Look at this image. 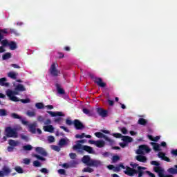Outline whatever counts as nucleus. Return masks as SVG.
I'll list each match as a JSON object with an SVG mask.
<instances>
[{
  "label": "nucleus",
  "mask_w": 177,
  "mask_h": 177,
  "mask_svg": "<svg viewBox=\"0 0 177 177\" xmlns=\"http://www.w3.org/2000/svg\"><path fill=\"white\" fill-rule=\"evenodd\" d=\"M82 162L83 164L87 165V167H95V168H97L102 165V161L91 159V156H84L82 158Z\"/></svg>",
  "instance_id": "1"
},
{
  "label": "nucleus",
  "mask_w": 177,
  "mask_h": 177,
  "mask_svg": "<svg viewBox=\"0 0 177 177\" xmlns=\"http://www.w3.org/2000/svg\"><path fill=\"white\" fill-rule=\"evenodd\" d=\"M6 135L7 138H18L19 135L17 133V129L16 128H12L11 127H8L5 129Z\"/></svg>",
  "instance_id": "2"
},
{
  "label": "nucleus",
  "mask_w": 177,
  "mask_h": 177,
  "mask_svg": "<svg viewBox=\"0 0 177 177\" xmlns=\"http://www.w3.org/2000/svg\"><path fill=\"white\" fill-rule=\"evenodd\" d=\"M6 95L12 102H19V98L15 95H19V91L15 88V91L7 90Z\"/></svg>",
  "instance_id": "3"
},
{
  "label": "nucleus",
  "mask_w": 177,
  "mask_h": 177,
  "mask_svg": "<svg viewBox=\"0 0 177 177\" xmlns=\"http://www.w3.org/2000/svg\"><path fill=\"white\" fill-rule=\"evenodd\" d=\"M1 45L2 46H9L10 50H15V49H17V44L16 42L11 41L9 42L8 39H4L1 41Z\"/></svg>",
  "instance_id": "4"
},
{
  "label": "nucleus",
  "mask_w": 177,
  "mask_h": 177,
  "mask_svg": "<svg viewBox=\"0 0 177 177\" xmlns=\"http://www.w3.org/2000/svg\"><path fill=\"white\" fill-rule=\"evenodd\" d=\"M145 151L146 153H150L151 149L149 148L147 145H140L139 149L136 151V154L138 156H143V154H145Z\"/></svg>",
  "instance_id": "5"
},
{
  "label": "nucleus",
  "mask_w": 177,
  "mask_h": 177,
  "mask_svg": "<svg viewBox=\"0 0 177 177\" xmlns=\"http://www.w3.org/2000/svg\"><path fill=\"white\" fill-rule=\"evenodd\" d=\"M49 73L53 75V77H58L59 74H60V71L57 70V68H56V63L53 62L50 68H49Z\"/></svg>",
  "instance_id": "6"
},
{
  "label": "nucleus",
  "mask_w": 177,
  "mask_h": 177,
  "mask_svg": "<svg viewBox=\"0 0 177 177\" xmlns=\"http://www.w3.org/2000/svg\"><path fill=\"white\" fill-rule=\"evenodd\" d=\"M73 124L75 129H77V131H81L85 129V126L84 125V124H82V122H81V121L77 119H75L73 121Z\"/></svg>",
  "instance_id": "7"
},
{
  "label": "nucleus",
  "mask_w": 177,
  "mask_h": 177,
  "mask_svg": "<svg viewBox=\"0 0 177 177\" xmlns=\"http://www.w3.org/2000/svg\"><path fill=\"white\" fill-rule=\"evenodd\" d=\"M95 84L100 86V88H106L107 86V84L103 82V79L102 77H97L95 80Z\"/></svg>",
  "instance_id": "8"
},
{
  "label": "nucleus",
  "mask_w": 177,
  "mask_h": 177,
  "mask_svg": "<svg viewBox=\"0 0 177 177\" xmlns=\"http://www.w3.org/2000/svg\"><path fill=\"white\" fill-rule=\"evenodd\" d=\"M125 175H128V176H133L136 174V169H132L129 167H126V170L124 171Z\"/></svg>",
  "instance_id": "9"
},
{
  "label": "nucleus",
  "mask_w": 177,
  "mask_h": 177,
  "mask_svg": "<svg viewBox=\"0 0 177 177\" xmlns=\"http://www.w3.org/2000/svg\"><path fill=\"white\" fill-rule=\"evenodd\" d=\"M95 136H96V138H98L100 139H102V138L106 140V142H113V140H111V139H110L109 137H107V136L103 134V133L101 132H96L95 133Z\"/></svg>",
  "instance_id": "10"
},
{
  "label": "nucleus",
  "mask_w": 177,
  "mask_h": 177,
  "mask_svg": "<svg viewBox=\"0 0 177 177\" xmlns=\"http://www.w3.org/2000/svg\"><path fill=\"white\" fill-rule=\"evenodd\" d=\"M35 151H36V153H38V154H40L41 156H43L44 157L48 156V153L42 147H36Z\"/></svg>",
  "instance_id": "11"
},
{
  "label": "nucleus",
  "mask_w": 177,
  "mask_h": 177,
  "mask_svg": "<svg viewBox=\"0 0 177 177\" xmlns=\"http://www.w3.org/2000/svg\"><path fill=\"white\" fill-rule=\"evenodd\" d=\"M96 111L100 117L104 118V117H107V110L103 109V108H97Z\"/></svg>",
  "instance_id": "12"
},
{
  "label": "nucleus",
  "mask_w": 177,
  "mask_h": 177,
  "mask_svg": "<svg viewBox=\"0 0 177 177\" xmlns=\"http://www.w3.org/2000/svg\"><path fill=\"white\" fill-rule=\"evenodd\" d=\"M82 150H84V151H86L89 154L95 153V151L93 150V148H92V147H89L88 145H83Z\"/></svg>",
  "instance_id": "13"
},
{
  "label": "nucleus",
  "mask_w": 177,
  "mask_h": 177,
  "mask_svg": "<svg viewBox=\"0 0 177 177\" xmlns=\"http://www.w3.org/2000/svg\"><path fill=\"white\" fill-rule=\"evenodd\" d=\"M43 129L44 132H49L50 133H53V132L55 131V127H53V126L51 124L44 126L43 127Z\"/></svg>",
  "instance_id": "14"
},
{
  "label": "nucleus",
  "mask_w": 177,
  "mask_h": 177,
  "mask_svg": "<svg viewBox=\"0 0 177 177\" xmlns=\"http://www.w3.org/2000/svg\"><path fill=\"white\" fill-rule=\"evenodd\" d=\"M47 113L48 114H50V115H51V117H64V114L63 113V112H60V111H57V112H53V111H47Z\"/></svg>",
  "instance_id": "15"
},
{
  "label": "nucleus",
  "mask_w": 177,
  "mask_h": 177,
  "mask_svg": "<svg viewBox=\"0 0 177 177\" xmlns=\"http://www.w3.org/2000/svg\"><path fill=\"white\" fill-rule=\"evenodd\" d=\"M136 160L139 162H147V158L143 155H138L136 156Z\"/></svg>",
  "instance_id": "16"
},
{
  "label": "nucleus",
  "mask_w": 177,
  "mask_h": 177,
  "mask_svg": "<svg viewBox=\"0 0 177 177\" xmlns=\"http://www.w3.org/2000/svg\"><path fill=\"white\" fill-rule=\"evenodd\" d=\"M167 172L171 175H177V165H174V167L169 168Z\"/></svg>",
  "instance_id": "17"
},
{
  "label": "nucleus",
  "mask_w": 177,
  "mask_h": 177,
  "mask_svg": "<svg viewBox=\"0 0 177 177\" xmlns=\"http://www.w3.org/2000/svg\"><path fill=\"white\" fill-rule=\"evenodd\" d=\"M137 168H138V170H136V174H138V177L143 176V174H145V171H143V170H145L146 167L138 166Z\"/></svg>",
  "instance_id": "18"
},
{
  "label": "nucleus",
  "mask_w": 177,
  "mask_h": 177,
  "mask_svg": "<svg viewBox=\"0 0 177 177\" xmlns=\"http://www.w3.org/2000/svg\"><path fill=\"white\" fill-rule=\"evenodd\" d=\"M29 131L31 133H36L37 132V123H33L29 125Z\"/></svg>",
  "instance_id": "19"
},
{
  "label": "nucleus",
  "mask_w": 177,
  "mask_h": 177,
  "mask_svg": "<svg viewBox=\"0 0 177 177\" xmlns=\"http://www.w3.org/2000/svg\"><path fill=\"white\" fill-rule=\"evenodd\" d=\"M122 140L126 143H131V142H133V138L128 136H122Z\"/></svg>",
  "instance_id": "20"
},
{
  "label": "nucleus",
  "mask_w": 177,
  "mask_h": 177,
  "mask_svg": "<svg viewBox=\"0 0 177 177\" xmlns=\"http://www.w3.org/2000/svg\"><path fill=\"white\" fill-rule=\"evenodd\" d=\"M55 86L57 88V93H59V95H64V93H66V91H64V89H63V88H62V87H60V84L57 83L55 84Z\"/></svg>",
  "instance_id": "21"
},
{
  "label": "nucleus",
  "mask_w": 177,
  "mask_h": 177,
  "mask_svg": "<svg viewBox=\"0 0 177 177\" xmlns=\"http://www.w3.org/2000/svg\"><path fill=\"white\" fill-rule=\"evenodd\" d=\"M6 81H7L6 77H3L0 79L1 86H6V88L9 87V83L6 82Z\"/></svg>",
  "instance_id": "22"
},
{
  "label": "nucleus",
  "mask_w": 177,
  "mask_h": 177,
  "mask_svg": "<svg viewBox=\"0 0 177 177\" xmlns=\"http://www.w3.org/2000/svg\"><path fill=\"white\" fill-rule=\"evenodd\" d=\"M2 171H3V174H4V175H9V174H10V172H12V170L10 169V168H9L6 165L3 167Z\"/></svg>",
  "instance_id": "23"
},
{
  "label": "nucleus",
  "mask_w": 177,
  "mask_h": 177,
  "mask_svg": "<svg viewBox=\"0 0 177 177\" xmlns=\"http://www.w3.org/2000/svg\"><path fill=\"white\" fill-rule=\"evenodd\" d=\"M20 142L19 141H15V140H8V145L12 147H16L17 146H19Z\"/></svg>",
  "instance_id": "24"
},
{
  "label": "nucleus",
  "mask_w": 177,
  "mask_h": 177,
  "mask_svg": "<svg viewBox=\"0 0 177 177\" xmlns=\"http://www.w3.org/2000/svg\"><path fill=\"white\" fill-rule=\"evenodd\" d=\"M15 91L18 92H24L26 91V87L23 84H18L15 87Z\"/></svg>",
  "instance_id": "25"
},
{
  "label": "nucleus",
  "mask_w": 177,
  "mask_h": 177,
  "mask_svg": "<svg viewBox=\"0 0 177 177\" xmlns=\"http://www.w3.org/2000/svg\"><path fill=\"white\" fill-rule=\"evenodd\" d=\"M150 145L153 146V149L155 151H160V145L157 142H150Z\"/></svg>",
  "instance_id": "26"
},
{
  "label": "nucleus",
  "mask_w": 177,
  "mask_h": 177,
  "mask_svg": "<svg viewBox=\"0 0 177 177\" xmlns=\"http://www.w3.org/2000/svg\"><path fill=\"white\" fill-rule=\"evenodd\" d=\"M105 145H106V142L104 140H97L95 146L97 147H99L100 149H102V147H104Z\"/></svg>",
  "instance_id": "27"
},
{
  "label": "nucleus",
  "mask_w": 177,
  "mask_h": 177,
  "mask_svg": "<svg viewBox=\"0 0 177 177\" xmlns=\"http://www.w3.org/2000/svg\"><path fill=\"white\" fill-rule=\"evenodd\" d=\"M17 75H18V73H16L12 72V71H10L8 73V77L11 78L12 80H17Z\"/></svg>",
  "instance_id": "28"
},
{
  "label": "nucleus",
  "mask_w": 177,
  "mask_h": 177,
  "mask_svg": "<svg viewBox=\"0 0 177 177\" xmlns=\"http://www.w3.org/2000/svg\"><path fill=\"white\" fill-rule=\"evenodd\" d=\"M138 123L139 124V125H142L143 127L147 125V120L145 119V118H140L138 120Z\"/></svg>",
  "instance_id": "29"
},
{
  "label": "nucleus",
  "mask_w": 177,
  "mask_h": 177,
  "mask_svg": "<svg viewBox=\"0 0 177 177\" xmlns=\"http://www.w3.org/2000/svg\"><path fill=\"white\" fill-rule=\"evenodd\" d=\"M147 138L149 139V140H151L152 142H157L159 139H160V136H157L153 138V136L148 135Z\"/></svg>",
  "instance_id": "30"
},
{
  "label": "nucleus",
  "mask_w": 177,
  "mask_h": 177,
  "mask_svg": "<svg viewBox=\"0 0 177 177\" xmlns=\"http://www.w3.org/2000/svg\"><path fill=\"white\" fill-rule=\"evenodd\" d=\"M95 170L91 167V166H88L87 167H84L82 169V172H88V174H92Z\"/></svg>",
  "instance_id": "31"
},
{
  "label": "nucleus",
  "mask_w": 177,
  "mask_h": 177,
  "mask_svg": "<svg viewBox=\"0 0 177 177\" xmlns=\"http://www.w3.org/2000/svg\"><path fill=\"white\" fill-rule=\"evenodd\" d=\"M82 147H84V146H82V144H80V142H77V145H75L73 147V150H82Z\"/></svg>",
  "instance_id": "32"
},
{
  "label": "nucleus",
  "mask_w": 177,
  "mask_h": 177,
  "mask_svg": "<svg viewBox=\"0 0 177 177\" xmlns=\"http://www.w3.org/2000/svg\"><path fill=\"white\" fill-rule=\"evenodd\" d=\"M10 57H12V54L10 53H6L2 56L3 60H8V59H10Z\"/></svg>",
  "instance_id": "33"
},
{
  "label": "nucleus",
  "mask_w": 177,
  "mask_h": 177,
  "mask_svg": "<svg viewBox=\"0 0 177 177\" xmlns=\"http://www.w3.org/2000/svg\"><path fill=\"white\" fill-rule=\"evenodd\" d=\"M15 171H16L17 174H24V170H23V168L20 166H16L15 167Z\"/></svg>",
  "instance_id": "34"
},
{
  "label": "nucleus",
  "mask_w": 177,
  "mask_h": 177,
  "mask_svg": "<svg viewBox=\"0 0 177 177\" xmlns=\"http://www.w3.org/2000/svg\"><path fill=\"white\" fill-rule=\"evenodd\" d=\"M6 115H8V111L6 109H0V117H6Z\"/></svg>",
  "instance_id": "35"
},
{
  "label": "nucleus",
  "mask_w": 177,
  "mask_h": 177,
  "mask_svg": "<svg viewBox=\"0 0 177 177\" xmlns=\"http://www.w3.org/2000/svg\"><path fill=\"white\" fill-rule=\"evenodd\" d=\"M10 117L14 118V120H21V116L19 115L17 113H11Z\"/></svg>",
  "instance_id": "36"
},
{
  "label": "nucleus",
  "mask_w": 177,
  "mask_h": 177,
  "mask_svg": "<svg viewBox=\"0 0 177 177\" xmlns=\"http://www.w3.org/2000/svg\"><path fill=\"white\" fill-rule=\"evenodd\" d=\"M66 145H67V140H66V139L62 138L59 140V146H66Z\"/></svg>",
  "instance_id": "37"
},
{
  "label": "nucleus",
  "mask_w": 177,
  "mask_h": 177,
  "mask_svg": "<svg viewBox=\"0 0 177 177\" xmlns=\"http://www.w3.org/2000/svg\"><path fill=\"white\" fill-rule=\"evenodd\" d=\"M24 150H25V151H30L31 150H32V146L30 145H24L23 147Z\"/></svg>",
  "instance_id": "38"
},
{
  "label": "nucleus",
  "mask_w": 177,
  "mask_h": 177,
  "mask_svg": "<svg viewBox=\"0 0 177 177\" xmlns=\"http://www.w3.org/2000/svg\"><path fill=\"white\" fill-rule=\"evenodd\" d=\"M153 171H154V172L159 174V176H160V174H162V169H161V167H153Z\"/></svg>",
  "instance_id": "39"
},
{
  "label": "nucleus",
  "mask_w": 177,
  "mask_h": 177,
  "mask_svg": "<svg viewBox=\"0 0 177 177\" xmlns=\"http://www.w3.org/2000/svg\"><path fill=\"white\" fill-rule=\"evenodd\" d=\"M35 107H37V109H38L39 110H41V109H44V103L37 102L35 104Z\"/></svg>",
  "instance_id": "40"
},
{
  "label": "nucleus",
  "mask_w": 177,
  "mask_h": 177,
  "mask_svg": "<svg viewBox=\"0 0 177 177\" xmlns=\"http://www.w3.org/2000/svg\"><path fill=\"white\" fill-rule=\"evenodd\" d=\"M33 157H35V158H37V160H40L41 161H46V160L45 158L37 154L33 155Z\"/></svg>",
  "instance_id": "41"
},
{
  "label": "nucleus",
  "mask_w": 177,
  "mask_h": 177,
  "mask_svg": "<svg viewBox=\"0 0 177 177\" xmlns=\"http://www.w3.org/2000/svg\"><path fill=\"white\" fill-rule=\"evenodd\" d=\"M75 138H76V139H84V138H85V133H82V134H76Z\"/></svg>",
  "instance_id": "42"
},
{
  "label": "nucleus",
  "mask_w": 177,
  "mask_h": 177,
  "mask_svg": "<svg viewBox=\"0 0 177 177\" xmlns=\"http://www.w3.org/2000/svg\"><path fill=\"white\" fill-rule=\"evenodd\" d=\"M78 164V162L75 160H71L69 163L70 167H71L72 168L75 167Z\"/></svg>",
  "instance_id": "43"
},
{
  "label": "nucleus",
  "mask_w": 177,
  "mask_h": 177,
  "mask_svg": "<svg viewBox=\"0 0 177 177\" xmlns=\"http://www.w3.org/2000/svg\"><path fill=\"white\" fill-rule=\"evenodd\" d=\"M41 162L38 161V160H35L33 162V167H41Z\"/></svg>",
  "instance_id": "44"
},
{
  "label": "nucleus",
  "mask_w": 177,
  "mask_h": 177,
  "mask_svg": "<svg viewBox=\"0 0 177 177\" xmlns=\"http://www.w3.org/2000/svg\"><path fill=\"white\" fill-rule=\"evenodd\" d=\"M26 114L28 115V117H35V112L34 111H28Z\"/></svg>",
  "instance_id": "45"
},
{
  "label": "nucleus",
  "mask_w": 177,
  "mask_h": 177,
  "mask_svg": "<svg viewBox=\"0 0 177 177\" xmlns=\"http://www.w3.org/2000/svg\"><path fill=\"white\" fill-rule=\"evenodd\" d=\"M82 111L84 114H86V115H91V111H89V109L84 108Z\"/></svg>",
  "instance_id": "46"
},
{
  "label": "nucleus",
  "mask_w": 177,
  "mask_h": 177,
  "mask_svg": "<svg viewBox=\"0 0 177 177\" xmlns=\"http://www.w3.org/2000/svg\"><path fill=\"white\" fill-rule=\"evenodd\" d=\"M113 136H114V138H116L117 139H120L121 138H122V134L120 133H113Z\"/></svg>",
  "instance_id": "47"
},
{
  "label": "nucleus",
  "mask_w": 177,
  "mask_h": 177,
  "mask_svg": "<svg viewBox=\"0 0 177 177\" xmlns=\"http://www.w3.org/2000/svg\"><path fill=\"white\" fill-rule=\"evenodd\" d=\"M119 160H120V156H118L117 155L113 156L112 158L113 162H117V161H118Z\"/></svg>",
  "instance_id": "48"
},
{
  "label": "nucleus",
  "mask_w": 177,
  "mask_h": 177,
  "mask_svg": "<svg viewBox=\"0 0 177 177\" xmlns=\"http://www.w3.org/2000/svg\"><path fill=\"white\" fill-rule=\"evenodd\" d=\"M69 157L70 158H71V160H75V158H77V154L75 153H70Z\"/></svg>",
  "instance_id": "49"
},
{
  "label": "nucleus",
  "mask_w": 177,
  "mask_h": 177,
  "mask_svg": "<svg viewBox=\"0 0 177 177\" xmlns=\"http://www.w3.org/2000/svg\"><path fill=\"white\" fill-rule=\"evenodd\" d=\"M48 140L49 143H53V142H55V137H53V136H48Z\"/></svg>",
  "instance_id": "50"
},
{
  "label": "nucleus",
  "mask_w": 177,
  "mask_h": 177,
  "mask_svg": "<svg viewBox=\"0 0 177 177\" xmlns=\"http://www.w3.org/2000/svg\"><path fill=\"white\" fill-rule=\"evenodd\" d=\"M21 103H24V104H26V103H30L31 100H30V98H26V99H21Z\"/></svg>",
  "instance_id": "51"
},
{
  "label": "nucleus",
  "mask_w": 177,
  "mask_h": 177,
  "mask_svg": "<svg viewBox=\"0 0 177 177\" xmlns=\"http://www.w3.org/2000/svg\"><path fill=\"white\" fill-rule=\"evenodd\" d=\"M30 162H31V160H30L28 158L24 159V164H26V165H30Z\"/></svg>",
  "instance_id": "52"
},
{
  "label": "nucleus",
  "mask_w": 177,
  "mask_h": 177,
  "mask_svg": "<svg viewBox=\"0 0 177 177\" xmlns=\"http://www.w3.org/2000/svg\"><path fill=\"white\" fill-rule=\"evenodd\" d=\"M158 157L159 158H161L162 160H164V158H165V153H162V152H160L158 154Z\"/></svg>",
  "instance_id": "53"
},
{
  "label": "nucleus",
  "mask_w": 177,
  "mask_h": 177,
  "mask_svg": "<svg viewBox=\"0 0 177 177\" xmlns=\"http://www.w3.org/2000/svg\"><path fill=\"white\" fill-rule=\"evenodd\" d=\"M21 139L25 140V142H28V136H24V134L21 135Z\"/></svg>",
  "instance_id": "54"
},
{
  "label": "nucleus",
  "mask_w": 177,
  "mask_h": 177,
  "mask_svg": "<svg viewBox=\"0 0 177 177\" xmlns=\"http://www.w3.org/2000/svg\"><path fill=\"white\" fill-rule=\"evenodd\" d=\"M151 165H155V167H160V163L156 160L151 161Z\"/></svg>",
  "instance_id": "55"
},
{
  "label": "nucleus",
  "mask_w": 177,
  "mask_h": 177,
  "mask_svg": "<svg viewBox=\"0 0 177 177\" xmlns=\"http://www.w3.org/2000/svg\"><path fill=\"white\" fill-rule=\"evenodd\" d=\"M53 150H55V151H60V147L57 145H53L52 146Z\"/></svg>",
  "instance_id": "56"
},
{
  "label": "nucleus",
  "mask_w": 177,
  "mask_h": 177,
  "mask_svg": "<svg viewBox=\"0 0 177 177\" xmlns=\"http://www.w3.org/2000/svg\"><path fill=\"white\" fill-rule=\"evenodd\" d=\"M120 171H121L120 166H113V172H120Z\"/></svg>",
  "instance_id": "57"
},
{
  "label": "nucleus",
  "mask_w": 177,
  "mask_h": 177,
  "mask_svg": "<svg viewBox=\"0 0 177 177\" xmlns=\"http://www.w3.org/2000/svg\"><path fill=\"white\" fill-rule=\"evenodd\" d=\"M121 132L123 133V135H127V133H128V130L126 127H122L121 129Z\"/></svg>",
  "instance_id": "58"
},
{
  "label": "nucleus",
  "mask_w": 177,
  "mask_h": 177,
  "mask_svg": "<svg viewBox=\"0 0 177 177\" xmlns=\"http://www.w3.org/2000/svg\"><path fill=\"white\" fill-rule=\"evenodd\" d=\"M58 173H59L60 175H65L66 170H64V169H60L58 170Z\"/></svg>",
  "instance_id": "59"
},
{
  "label": "nucleus",
  "mask_w": 177,
  "mask_h": 177,
  "mask_svg": "<svg viewBox=\"0 0 177 177\" xmlns=\"http://www.w3.org/2000/svg\"><path fill=\"white\" fill-rule=\"evenodd\" d=\"M0 34H8V29H0Z\"/></svg>",
  "instance_id": "60"
},
{
  "label": "nucleus",
  "mask_w": 177,
  "mask_h": 177,
  "mask_svg": "<svg viewBox=\"0 0 177 177\" xmlns=\"http://www.w3.org/2000/svg\"><path fill=\"white\" fill-rule=\"evenodd\" d=\"M146 174H147V175H149V176L150 177H156V175L151 172H150V171H145Z\"/></svg>",
  "instance_id": "61"
},
{
  "label": "nucleus",
  "mask_w": 177,
  "mask_h": 177,
  "mask_svg": "<svg viewBox=\"0 0 177 177\" xmlns=\"http://www.w3.org/2000/svg\"><path fill=\"white\" fill-rule=\"evenodd\" d=\"M66 125H73V121L69 119H66Z\"/></svg>",
  "instance_id": "62"
},
{
  "label": "nucleus",
  "mask_w": 177,
  "mask_h": 177,
  "mask_svg": "<svg viewBox=\"0 0 177 177\" xmlns=\"http://www.w3.org/2000/svg\"><path fill=\"white\" fill-rule=\"evenodd\" d=\"M107 103L109 104V106H114V101L111 100H108Z\"/></svg>",
  "instance_id": "63"
},
{
  "label": "nucleus",
  "mask_w": 177,
  "mask_h": 177,
  "mask_svg": "<svg viewBox=\"0 0 177 177\" xmlns=\"http://www.w3.org/2000/svg\"><path fill=\"white\" fill-rule=\"evenodd\" d=\"M171 153L173 156H177V149H173V150H171Z\"/></svg>",
  "instance_id": "64"
}]
</instances>
